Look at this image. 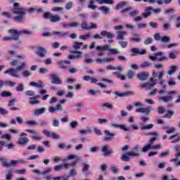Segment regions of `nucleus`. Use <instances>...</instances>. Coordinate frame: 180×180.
I'll return each mask as SVG.
<instances>
[{
	"mask_svg": "<svg viewBox=\"0 0 180 180\" xmlns=\"http://www.w3.org/2000/svg\"><path fill=\"white\" fill-rule=\"evenodd\" d=\"M8 32L11 34V37H4L2 38L3 41H19V36H22L23 34L30 36V34H32V32L27 30L18 31L16 30L11 29L8 30Z\"/></svg>",
	"mask_w": 180,
	"mask_h": 180,
	"instance_id": "obj_1",
	"label": "nucleus"
},
{
	"mask_svg": "<svg viewBox=\"0 0 180 180\" xmlns=\"http://www.w3.org/2000/svg\"><path fill=\"white\" fill-rule=\"evenodd\" d=\"M26 12H29V13H34L36 12V8H30L27 9L16 8L13 10V13L15 15L13 18L14 22H23L25 20V15H26Z\"/></svg>",
	"mask_w": 180,
	"mask_h": 180,
	"instance_id": "obj_2",
	"label": "nucleus"
},
{
	"mask_svg": "<svg viewBox=\"0 0 180 180\" xmlns=\"http://www.w3.org/2000/svg\"><path fill=\"white\" fill-rule=\"evenodd\" d=\"M26 62H22L19 66H17L16 69L11 68L4 72V74H8L11 77H14L15 78H19V75L16 73V71H23L25 68H26Z\"/></svg>",
	"mask_w": 180,
	"mask_h": 180,
	"instance_id": "obj_3",
	"label": "nucleus"
},
{
	"mask_svg": "<svg viewBox=\"0 0 180 180\" xmlns=\"http://www.w3.org/2000/svg\"><path fill=\"white\" fill-rule=\"evenodd\" d=\"M164 70L159 72V74L157 73L155 70H153L152 72L154 79H155V78H158L160 85H162V88L165 89L167 88V85L165 84L164 80H162V78H164Z\"/></svg>",
	"mask_w": 180,
	"mask_h": 180,
	"instance_id": "obj_4",
	"label": "nucleus"
},
{
	"mask_svg": "<svg viewBox=\"0 0 180 180\" xmlns=\"http://www.w3.org/2000/svg\"><path fill=\"white\" fill-rule=\"evenodd\" d=\"M149 58L152 61H165V60H167V56H164V52L162 51L155 53L154 56H150Z\"/></svg>",
	"mask_w": 180,
	"mask_h": 180,
	"instance_id": "obj_5",
	"label": "nucleus"
},
{
	"mask_svg": "<svg viewBox=\"0 0 180 180\" xmlns=\"http://www.w3.org/2000/svg\"><path fill=\"white\" fill-rule=\"evenodd\" d=\"M150 82L143 83L141 84V88L143 89H151L153 86H155L158 84L157 79H154V77L150 78Z\"/></svg>",
	"mask_w": 180,
	"mask_h": 180,
	"instance_id": "obj_6",
	"label": "nucleus"
},
{
	"mask_svg": "<svg viewBox=\"0 0 180 180\" xmlns=\"http://www.w3.org/2000/svg\"><path fill=\"white\" fill-rule=\"evenodd\" d=\"M127 155H130V157H140V145H135L130 151L127 152Z\"/></svg>",
	"mask_w": 180,
	"mask_h": 180,
	"instance_id": "obj_7",
	"label": "nucleus"
},
{
	"mask_svg": "<svg viewBox=\"0 0 180 180\" xmlns=\"http://www.w3.org/2000/svg\"><path fill=\"white\" fill-rule=\"evenodd\" d=\"M26 136H27V134L22 132L20 134V138L18 139L17 144L19 146H26L27 143H29V138L26 137Z\"/></svg>",
	"mask_w": 180,
	"mask_h": 180,
	"instance_id": "obj_8",
	"label": "nucleus"
},
{
	"mask_svg": "<svg viewBox=\"0 0 180 180\" xmlns=\"http://www.w3.org/2000/svg\"><path fill=\"white\" fill-rule=\"evenodd\" d=\"M45 19H49L50 22L53 23H57L61 21V18L58 15H53L50 13H45L44 15Z\"/></svg>",
	"mask_w": 180,
	"mask_h": 180,
	"instance_id": "obj_9",
	"label": "nucleus"
},
{
	"mask_svg": "<svg viewBox=\"0 0 180 180\" xmlns=\"http://www.w3.org/2000/svg\"><path fill=\"white\" fill-rule=\"evenodd\" d=\"M176 94V91H170L167 92L168 96H161L159 97V101H162V102H165V103L170 102V101H172V96L171 95H175Z\"/></svg>",
	"mask_w": 180,
	"mask_h": 180,
	"instance_id": "obj_10",
	"label": "nucleus"
},
{
	"mask_svg": "<svg viewBox=\"0 0 180 180\" xmlns=\"http://www.w3.org/2000/svg\"><path fill=\"white\" fill-rule=\"evenodd\" d=\"M96 50L106 51H110L111 54H119V51L116 49H110L109 45H104L103 46H97Z\"/></svg>",
	"mask_w": 180,
	"mask_h": 180,
	"instance_id": "obj_11",
	"label": "nucleus"
},
{
	"mask_svg": "<svg viewBox=\"0 0 180 180\" xmlns=\"http://www.w3.org/2000/svg\"><path fill=\"white\" fill-rule=\"evenodd\" d=\"M104 134H105V137L103 138L104 141H112L116 134L110 132L109 130H105Z\"/></svg>",
	"mask_w": 180,
	"mask_h": 180,
	"instance_id": "obj_12",
	"label": "nucleus"
},
{
	"mask_svg": "<svg viewBox=\"0 0 180 180\" xmlns=\"http://www.w3.org/2000/svg\"><path fill=\"white\" fill-rule=\"evenodd\" d=\"M72 55L68 56L69 60H79L81 56H82V51H73L72 52Z\"/></svg>",
	"mask_w": 180,
	"mask_h": 180,
	"instance_id": "obj_13",
	"label": "nucleus"
},
{
	"mask_svg": "<svg viewBox=\"0 0 180 180\" xmlns=\"http://www.w3.org/2000/svg\"><path fill=\"white\" fill-rule=\"evenodd\" d=\"M131 51L132 53L131 56H144V54H147V51L146 49L140 50L139 48H133Z\"/></svg>",
	"mask_w": 180,
	"mask_h": 180,
	"instance_id": "obj_14",
	"label": "nucleus"
},
{
	"mask_svg": "<svg viewBox=\"0 0 180 180\" xmlns=\"http://www.w3.org/2000/svg\"><path fill=\"white\" fill-rule=\"evenodd\" d=\"M51 79V84H55L56 85H61L63 81L58 77V75L56 74H51L50 75Z\"/></svg>",
	"mask_w": 180,
	"mask_h": 180,
	"instance_id": "obj_15",
	"label": "nucleus"
},
{
	"mask_svg": "<svg viewBox=\"0 0 180 180\" xmlns=\"http://www.w3.org/2000/svg\"><path fill=\"white\" fill-rule=\"evenodd\" d=\"M136 77L140 81H147L148 77H150V73L148 72H141L138 73Z\"/></svg>",
	"mask_w": 180,
	"mask_h": 180,
	"instance_id": "obj_16",
	"label": "nucleus"
},
{
	"mask_svg": "<svg viewBox=\"0 0 180 180\" xmlns=\"http://www.w3.org/2000/svg\"><path fill=\"white\" fill-rule=\"evenodd\" d=\"M0 161L2 162L3 167H13V165H16L18 162H15V160H11L10 162H6L4 157H0Z\"/></svg>",
	"mask_w": 180,
	"mask_h": 180,
	"instance_id": "obj_17",
	"label": "nucleus"
},
{
	"mask_svg": "<svg viewBox=\"0 0 180 180\" xmlns=\"http://www.w3.org/2000/svg\"><path fill=\"white\" fill-rule=\"evenodd\" d=\"M153 110V107L139 108L136 110V113H144L145 115H150Z\"/></svg>",
	"mask_w": 180,
	"mask_h": 180,
	"instance_id": "obj_18",
	"label": "nucleus"
},
{
	"mask_svg": "<svg viewBox=\"0 0 180 180\" xmlns=\"http://www.w3.org/2000/svg\"><path fill=\"white\" fill-rule=\"evenodd\" d=\"M49 112L50 113H56L57 112H63V105L57 104L56 107L51 106L49 108Z\"/></svg>",
	"mask_w": 180,
	"mask_h": 180,
	"instance_id": "obj_19",
	"label": "nucleus"
},
{
	"mask_svg": "<svg viewBox=\"0 0 180 180\" xmlns=\"http://www.w3.org/2000/svg\"><path fill=\"white\" fill-rule=\"evenodd\" d=\"M169 140H172L171 143L172 144H175L176 143H179L180 141V134L177 133L175 134H173L169 137Z\"/></svg>",
	"mask_w": 180,
	"mask_h": 180,
	"instance_id": "obj_20",
	"label": "nucleus"
},
{
	"mask_svg": "<svg viewBox=\"0 0 180 180\" xmlns=\"http://www.w3.org/2000/svg\"><path fill=\"white\" fill-rule=\"evenodd\" d=\"M30 86H35V88H44L46 86V84L41 80H39L37 82H30Z\"/></svg>",
	"mask_w": 180,
	"mask_h": 180,
	"instance_id": "obj_21",
	"label": "nucleus"
},
{
	"mask_svg": "<svg viewBox=\"0 0 180 180\" xmlns=\"http://www.w3.org/2000/svg\"><path fill=\"white\" fill-rule=\"evenodd\" d=\"M46 111L47 108H37L34 110V115L37 117L41 116V115H44Z\"/></svg>",
	"mask_w": 180,
	"mask_h": 180,
	"instance_id": "obj_22",
	"label": "nucleus"
},
{
	"mask_svg": "<svg viewBox=\"0 0 180 180\" xmlns=\"http://www.w3.org/2000/svg\"><path fill=\"white\" fill-rule=\"evenodd\" d=\"M115 95L119 98H123V96H130L134 95V91H126L124 93H119L118 91L115 92Z\"/></svg>",
	"mask_w": 180,
	"mask_h": 180,
	"instance_id": "obj_23",
	"label": "nucleus"
},
{
	"mask_svg": "<svg viewBox=\"0 0 180 180\" xmlns=\"http://www.w3.org/2000/svg\"><path fill=\"white\" fill-rule=\"evenodd\" d=\"M110 127L113 129H120L121 130H124V131H129V129H127V127H126V125L124 124L112 123L110 124Z\"/></svg>",
	"mask_w": 180,
	"mask_h": 180,
	"instance_id": "obj_24",
	"label": "nucleus"
},
{
	"mask_svg": "<svg viewBox=\"0 0 180 180\" xmlns=\"http://www.w3.org/2000/svg\"><path fill=\"white\" fill-rule=\"evenodd\" d=\"M25 131H27L28 133H31L32 134H34L32 136L33 140H38V141L41 140V136L38 135V133L37 132L36 130L26 129Z\"/></svg>",
	"mask_w": 180,
	"mask_h": 180,
	"instance_id": "obj_25",
	"label": "nucleus"
},
{
	"mask_svg": "<svg viewBox=\"0 0 180 180\" xmlns=\"http://www.w3.org/2000/svg\"><path fill=\"white\" fill-rule=\"evenodd\" d=\"M53 36H58V37H68L70 36V33L68 32H57L53 31Z\"/></svg>",
	"mask_w": 180,
	"mask_h": 180,
	"instance_id": "obj_26",
	"label": "nucleus"
},
{
	"mask_svg": "<svg viewBox=\"0 0 180 180\" xmlns=\"http://www.w3.org/2000/svg\"><path fill=\"white\" fill-rule=\"evenodd\" d=\"M103 155H112L113 154V150H109V146L105 145L102 147L101 149Z\"/></svg>",
	"mask_w": 180,
	"mask_h": 180,
	"instance_id": "obj_27",
	"label": "nucleus"
},
{
	"mask_svg": "<svg viewBox=\"0 0 180 180\" xmlns=\"http://www.w3.org/2000/svg\"><path fill=\"white\" fill-rule=\"evenodd\" d=\"M106 70H111L112 71H119L120 72H122V71H123V66L122 65H119L117 67L108 65L106 67Z\"/></svg>",
	"mask_w": 180,
	"mask_h": 180,
	"instance_id": "obj_28",
	"label": "nucleus"
},
{
	"mask_svg": "<svg viewBox=\"0 0 180 180\" xmlns=\"http://www.w3.org/2000/svg\"><path fill=\"white\" fill-rule=\"evenodd\" d=\"M46 53H47V51H46V49H44V47L39 46V47L37 48V54L39 57H45Z\"/></svg>",
	"mask_w": 180,
	"mask_h": 180,
	"instance_id": "obj_29",
	"label": "nucleus"
},
{
	"mask_svg": "<svg viewBox=\"0 0 180 180\" xmlns=\"http://www.w3.org/2000/svg\"><path fill=\"white\" fill-rule=\"evenodd\" d=\"M101 34L103 37H107V39H113L115 37V34L105 30L101 31Z\"/></svg>",
	"mask_w": 180,
	"mask_h": 180,
	"instance_id": "obj_30",
	"label": "nucleus"
},
{
	"mask_svg": "<svg viewBox=\"0 0 180 180\" xmlns=\"http://www.w3.org/2000/svg\"><path fill=\"white\" fill-rule=\"evenodd\" d=\"M146 136H154V137L152 138L149 141V143H148V145L153 146V144H154V141H155V140H157V136H158V133H157V132H150V133L146 134Z\"/></svg>",
	"mask_w": 180,
	"mask_h": 180,
	"instance_id": "obj_31",
	"label": "nucleus"
},
{
	"mask_svg": "<svg viewBox=\"0 0 180 180\" xmlns=\"http://www.w3.org/2000/svg\"><path fill=\"white\" fill-rule=\"evenodd\" d=\"M131 41L134 43H140L141 41V36L139 34H134L133 37L131 38Z\"/></svg>",
	"mask_w": 180,
	"mask_h": 180,
	"instance_id": "obj_32",
	"label": "nucleus"
},
{
	"mask_svg": "<svg viewBox=\"0 0 180 180\" xmlns=\"http://www.w3.org/2000/svg\"><path fill=\"white\" fill-rule=\"evenodd\" d=\"M124 36H127V32L119 31L117 32V39L120 40V41L122 40H124Z\"/></svg>",
	"mask_w": 180,
	"mask_h": 180,
	"instance_id": "obj_33",
	"label": "nucleus"
},
{
	"mask_svg": "<svg viewBox=\"0 0 180 180\" xmlns=\"http://www.w3.org/2000/svg\"><path fill=\"white\" fill-rule=\"evenodd\" d=\"M150 11H153V6L146 7V12L142 13L143 18H148V16L151 15V12Z\"/></svg>",
	"mask_w": 180,
	"mask_h": 180,
	"instance_id": "obj_34",
	"label": "nucleus"
},
{
	"mask_svg": "<svg viewBox=\"0 0 180 180\" xmlns=\"http://www.w3.org/2000/svg\"><path fill=\"white\" fill-rule=\"evenodd\" d=\"M110 169L112 174H119V172H120V167L117 165H112L110 166Z\"/></svg>",
	"mask_w": 180,
	"mask_h": 180,
	"instance_id": "obj_35",
	"label": "nucleus"
},
{
	"mask_svg": "<svg viewBox=\"0 0 180 180\" xmlns=\"http://www.w3.org/2000/svg\"><path fill=\"white\" fill-rule=\"evenodd\" d=\"M0 96L1 98H11V96H12V93L8 91H1Z\"/></svg>",
	"mask_w": 180,
	"mask_h": 180,
	"instance_id": "obj_36",
	"label": "nucleus"
},
{
	"mask_svg": "<svg viewBox=\"0 0 180 180\" xmlns=\"http://www.w3.org/2000/svg\"><path fill=\"white\" fill-rule=\"evenodd\" d=\"M76 165H77V161H74L71 163H64L62 165V167L67 169L70 168V167H75Z\"/></svg>",
	"mask_w": 180,
	"mask_h": 180,
	"instance_id": "obj_37",
	"label": "nucleus"
},
{
	"mask_svg": "<svg viewBox=\"0 0 180 180\" xmlns=\"http://www.w3.org/2000/svg\"><path fill=\"white\" fill-rule=\"evenodd\" d=\"M176 70H178V67L176 65L171 66L170 69L167 72L168 75H172V74H175Z\"/></svg>",
	"mask_w": 180,
	"mask_h": 180,
	"instance_id": "obj_38",
	"label": "nucleus"
},
{
	"mask_svg": "<svg viewBox=\"0 0 180 180\" xmlns=\"http://www.w3.org/2000/svg\"><path fill=\"white\" fill-rule=\"evenodd\" d=\"M153 67V63L148 61H145L141 65V68H150Z\"/></svg>",
	"mask_w": 180,
	"mask_h": 180,
	"instance_id": "obj_39",
	"label": "nucleus"
},
{
	"mask_svg": "<svg viewBox=\"0 0 180 180\" xmlns=\"http://www.w3.org/2000/svg\"><path fill=\"white\" fill-rule=\"evenodd\" d=\"M25 124H27V126H39V122H37L34 120L25 121Z\"/></svg>",
	"mask_w": 180,
	"mask_h": 180,
	"instance_id": "obj_40",
	"label": "nucleus"
},
{
	"mask_svg": "<svg viewBox=\"0 0 180 180\" xmlns=\"http://www.w3.org/2000/svg\"><path fill=\"white\" fill-rule=\"evenodd\" d=\"M29 102H30V105H37V104L40 103V101L39 100H37V98L36 97L30 98Z\"/></svg>",
	"mask_w": 180,
	"mask_h": 180,
	"instance_id": "obj_41",
	"label": "nucleus"
},
{
	"mask_svg": "<svg viewBox=\"0 0 180 180\" xmlns=\"http://www.w3.org/2000/svg\"><path fill=\"white\" fill-rule=\"evenodd\" d=\"M112 75H115L117 78H120L121 81H124L126 79V77L122 75L119 72H113Z\"/></svg>",
	"mask_w": 180,
	"mask_h": 180,
	"instance_id": "obj_42",
	"label": "nucleus"
},
{
	"mask_svg": "<svg viewBox=\"0 0 180 180\" xmlns=\"http://www.w3.org/2000/svg\"><path fill=\"white\" fill-rule=\"evenodd\" d=\"M13 178V172L12 170L7 171L6 174V179L11 180Z\"/></svg>",
	"mask_w": 180,
	"mask_h": 180,
	"instance_id": "obj_43",
	"label": "nucleus"
},
{
	"mask_svg": "<svg viewBox=\"0 0 180 180\" xmlns=\"http://www.w3.org/2000/svg\"><path fill=\"white\" fill-rule=\"evenodd\" d=\"M88 133H92V129H91L89 127H87L86 129H81L79 131L80 134H88Z\"/></svg>",
	"mask_w": 180,
	"mask_h": 180,
	"instance_id": "obj_44",
	"label": "nucleus"
},
{
	"mask_svg": "<svg viewBox=\"0 0 180 180\" xmlns=\"http://www.w3.org/2000/svg\"><path fill=\"white\" fill-rule=\"evenodd\" d=\"M83 44H84L82 42H75L73 44L72 48L74 50H76L77 51V50H79V49H81V46H82Z\"/></svg>",
	"mask_w": 180,
	"mask_h": 180,
	"instance_id": "obj_45",
	"label": "nucleus"
},
{
	"mask_svg": "<svg viewBox=\"0 0 180 180\" xmlns=\"http://www.w3.org/2000/svg\"><path fill=\"white\" fill-rule=\"evenodd\" d=\"M154 127V124H149L148 125H143L141 127V130H151Z\"/></svg>",
	"mask_w": 180,
	"mask_h": 180,
	"instance_id": "obj_46",
	"label": "nucleus"
},
{
	"mask_svg": "<svg viewBox=\"0 0 180 180\" xmlns=\"http://www.w3.org/2000/svg\"><path fill=\"white\" fill-rule=\"evenodd\" d=\"M15 89L17 92H23V91H25V85L23 83H20Z\"/></svg>",
	"mask_w": 180,
	"mask_h": 180,
	"instance_id": "obj_47",
	"label": "nucleus"
},
{
	"mask_svg": "<svg viewBox=\"0 0 180 180\" xmlns=\"http://www.w3.org/2000/svg\"><path fill=\"white\" fill-rule=\"evenodd\" d=\"M130 155H127V153L124 155H122L121 157L122 161H124V162H128V161H130Z\"/></svg>",
	"mask_w": 180,
	"mask_h": 180,
	"instance_id": "obj_48",
	"label": "nucleus"
},
{
	"mask_svg": "<svg viewBox=\"0 0 180 180\" xmlns=\"http://www.w3.org/2000/svg\"><path fill=\"white\" fill-rule=\"evenodd\" d=\"M153 41H154V39H153V38L151 37H147L144 41H143V44H145V46H148V44H153Z\"/></svg>",
	"mask_w": 180,
	"mask_h": 180,
	"instance_id": "obj_49",
	"label": "nucleus"
},
{
	"mask_svg": "<svg viewBox=\"0 0 180 180\" xmlns=\"http://www.w3.org/2000/svg\"><path fill=\"white\" fill-rule=\"evenodd\" d=\"M99 11H101V12H103V13L108 14L109 13L110 9L106 6H101L98 8Z\"/></svg>",
	"mask_w": 180,
	"mask_h": 180,
	"instance_id": "obj_50",
	"label": "nucleus"
},
{
	"mask_svg": "<svg viewBox=\"0 0 180 180\" xmlns=\"http://www.w3.org/2000/svg\"><path fill=\"white\" fill-rule=\"evenodd\" d=\"M118 44H120V46L122 47V49H126V47H127L129 43L126 41H118Z\"/></svg>",
	"mask_w": 180,
	"mask_h": 180,
	"instance_id": "obj_51",
	"label": "nucleus"
},
{
	"mask_svg": "<svg viewBox=\"0 0 180 180\" xmlns=\"http://www.w3.org/2000/svg\"><path fill=\"white\" fill-rule=\"evenodd\" d=\"M95 4V1L94 0H89V4L88 5L89 9H92L93 11H95L96 9V6L94 5Z\"/></svg>",
	"mask_w": 180,
	"mask_h": 180,
	"instance_id": "obj_52",
	"label": "nucleus"
},
{
	"mask_svg": "<svg viewBox=\"0 0 180 180\" xmlns=\"http://www.w3.org/2000/svg\"><path fill=\"white\" fill-rule=\"evenodd\" d=\"M4 85H6L7 86H11L12 88V87H13L14 86L16 85V82L9 81V80H6L4 82Z\"/></svg>",
	"mask_w": 180,
	"mask_h": 180,
	"instance_id": "obj_53",
	"label": "nucleus"
},
{
	"mask_svg": "<svg viewBox=\"0 0 180 180\" xmlns=\"http://www.w3.org/2000/svg\"><path fill=\"white\" fill-rule=\"evenodd\" d=\"M81 27L83 29V30H89V26H88V23L85 20L82 21Z\"/></svg>",
	"mask_w": 180,
	"mask_h": 180,
	"instance_id": "obj_54",
	"label": "nucleus"
},
{
	"mask_svg": "<svg viewBox=\"0 0 180 180\" xmlns=\"http://www.w3.org/2000/svg\"><path fill=\"white\" fill-rule=\"evenodd\" d=\"M58 65H59V68L61 70H67L68 67L64 65V61L59 60L57 62Z\"/></svg>",
	"mask_w": 180,
	"mask_h": 180,
	"instance_id": "obj_55",
	"label": "nucleus"
},
{
	"mask_svg": "<svg viewBox=\"0 0 180 180\" xmlns=\"http://www.w3.org/2000/svg\"><path fill=\"white\" fill-rule=\"evenodd\" d=\"M153 38L156 41H160V40H162V37H161V34L157 32L153 35Z\"/></svg>",
	"mask_w": 180,
	"mask_h": 180,
	"instance_id": "obj_56",
	"label": "nucleus"
},
{
	"mask_svg": "<svg viewBox=\"0 0 180 180\" xmlns=\"http://www.w3.org/2000/svg\"><path fill=\"white\" fill-rule=\"evenodd\" d=\"M88 95H91V96H96L98 95V91L95 89H90L87 91Z\"/></svg>",
	"mask_w": 180,
	"mask_h": 180,
	"instance_id": "obj_57",
	"label": "nucleus"
},
{
	"mask_svg": "<svg viewBox=\"0 0 180 180\" xmlns=\"http://www.w3.org/2000/svg\"><path fill=\"white\" fill-rule=\"evenodd\" d=\"M162 43H169L171 41V38L168 36L162 37Z\"/></svg>",
	"mask_w": 180,
	"mask_h": 180,
	"instance_id": "obj_58",
	"label": "nucleus"
},
{
	"mask_svg": "<svg viewBox=\"0 0 180 180\" xmlns=\"http://www.w3.org/2000/svg\"><path fill=\"white\" fill-rule=\"evenodd\" d=\"M174 116V111L169 110L167 112L165 115L164 117H167V119H171Z\"/></svg>",
	"mask_w": 180,
	"mask_h": 180,
	"instance_id": "obj_59",
	"label": "nucleus"
},
{
	"mask_svg": "<svg viewBox=\"0 0 180 180\" xmlns=\"http://www.w3.org/2000/svg\"><path fill=\"white\" fill-rule=\"evenodd\" d=\"M83 168H82V172H87V171H89L90 166L89 165L86 163H82Z\"/></svg>",
	"mask_w": 180,
	"mask_h": 180,
	"instance_id": "obj_60",
	"label": "nucleus"
},
{
	"mask_svg": "<svg viewBox=\"0 0 180 180\" xmlns=\"http://www.w3.org/2000/svg\"><path fill=\"white\" fill-rule=\"evenodd\" d=\"M140 120L141 122H143V123H146L150 120V117L146 116V115H141L140 117Z\"/></svg>",
	"mask_w": 180,
	"mask_h": 180,
	"instance_id": "obj_61",
	"label": "nucleus"
},
{
	"mask_svg": "<svg viewBox=\"0 0 180 180\" xmlns=\"http://www.w3.org/2000/svg\"><path fill=\"white\" fill-rule=\"evenodd\" d=\"M1 139H5L6 140H8V141H11L12 136L9 134H4L2 135Z\"/></svg>",
	"mask_w": 180,
	"mask_h": 180,
	"instance_id": "obj_62",
	"label": "nucleus"
},
{
	"mask_svg": "<svg viewBox=\"0 0 180 180\" xmlns=\"http://www.w3.org/2000/svg\"><path fill=\"white\" fill-rule=\"evenodd\" d=\"M103 106L104 108H106L107 109H110V110L113 109V105L112 103H103Z\"/></svg>",
	"mask_w": 180,
	"mask_h": 180,
	"instance_id": "obj_63",
	"label": "nucleus"
},
{
	"mask_svg": "<svg viewBox=\"0 0 180 180\" xmlns=\"http://www.w3.org/2000/svg\"><path fill=\"white\" fill-rule=\"evenodd\" d=\"M70 27H79V22H72L70 23Z\"/></svg>",
	"mask_w": 180,
	"mask_h": 180,
	"instance_id": "obj_64",
	"label": "nucleus"
}]
</instances>
